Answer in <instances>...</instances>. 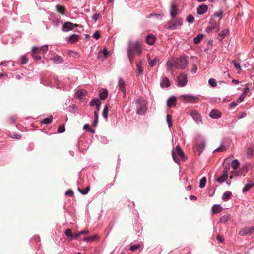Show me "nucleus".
<instances>
[{"instance_id": "48", "label": "nucleus", "mask_w": 254, "mask_h": 254, "mask_svg": "<svg viewBox=\"0 0 254 254\" xmlns=\"http://www.w3.org/2000/svg\"><path fill=\"white\" fill-rule=\"evenodd\" d=\"M209 84L213 87H215L217 86L216 80L214 78H210L208 80Z\"/></svg>"}, {"instance_id": "35", "label": "nucleus", "mask_w": 254, "mask_h": 254, "mask_svg": "<svg viewBox=\"0 0 254 254\" xmlns=\"http://www.w3.org/2000/svg\"><path fill=\"white\" fill-rule=\"evenodd\" d=\"M109 105L106 104L103 109V117L106 119H107L108 118V111H109Z\"/></svg>"}, {"instance_id": "45", "label": "nucleus", "mask_w": 254, "mask_h": 254, "mask_svg": "<svg viewBox=\"0 0 254 254\" xmlns=\"http://www.w3.org/2000/svg\"><path fill=\"white\" fill-rule=\"evenodd\" d=\"M65 233L67 237H70L69 239L70 241L73 239V234L70 229H66Z\"/></svg>"}, {"instance_id": "22", "label": "nucleus", "mask_w": 254, "mask_h": 254, "mask_svg": "<svg viewBox=\"0 0 254 254\" xmlns=\"http://www.w3.org/2000/svg\"><path fill=\"white\" fill-rule=\"evenodd\" d=\"M79 36L77 34H73L68 38V41L71 43H74L78 41Z\"/></svg>"}, {"instance_id": "15", "label": "nucleus", "mask_w": 254, "mask_h": 254, "mask_svg": "<svg viewBox=\"0 0 254 254\" xmlns=\"http://www.w3.org/2000/svg\"><path fill=\"white\" fill-rule=\"evenodd\" d=\"M229 33L228 29H224L222 30L218 35L217 39L220 41H222V40L228 35Z\"/></svg>"}, {"instance_id": "34", "label": "nucleus", "mask_w": 254, "mask_h": 254, "mask_svg": "<svg viewBox=\"0 0 254 254\" xmlns=\"http://www.w3.org/2000/svg\"><path fill=\"white\" fill-rule=\"evenodd\" d=\"M56 11L61 14H64L65 10V7L60 5H57Z\"/></svg>"}, {"instance_id": "47", "label": "nucleus", "mask_w": 254, "mask_h": 254, "mask_svg": "<svg viewBox=\"0 0 254 254\" xmlns=\"http://www.w3.org/2000/svg\"><path fill=\"white\" fill-rule=\"evenodd\" d=\"M166 121L168 124L169 127L170 128L171 127V126H172L171 115H170L169 114H167V117H166Z\"/></svg>"}, {"instance_id": "23", "label": "nucleus", "mask_w": 254, "mask_h": 254, "mask_svg": "<svg viewBox=\"0 0 254 254\" xmlns=\"http://www.w3.org/2000/svg\"><path fill=\"white\" fill-rule=\"evenodd\" d=\"M155 39V37L152 35H149L146 37V41L149 45H153Z\"/></svg>"}, {"instance_id": "5", "label": "nucleus", "mask_w": 254, "mask_h": 254, "mask_svg": "<svg viewBox=\"0 0 254 254\" xmlns=\"http://www.w3.org/2000/svg\"><path fill=\"white\" fill-rule=\"evenodd\" d=\"M183 23V20L181 18L176 19L175 21L168 22L167 28L170 30H175L182 26Z\"/></svg>"}, {"instance_id": "31", "label": "nucleus", "mask_w": 254, "mask_h": 254, "mask_svg": "<svg viewBox=\"0 0 254 254\" xmlns=\"http://www.w3.org/2000/svg\"><path fill=\"white\" fill-rule=\"evenodd\" d=\"M37 49L36 48H32V57L33 58L36 60H39L41 59V56H40V54L37 53V52H36V50Z\"/></svg>"}, {"instance_id": "29", "label": "nucleus", "mask_w": 254, "mask_h": 254, "mask_svg": "<svg viewBox=\"0 0 254 254\" xmlns=\"http://www.w3.org/2000/svg\"><path fill=\"white\" fill-rule=\"evenodd\" d=\"M232 196V193L229 191H227L223 193L222 199L225 201L228 200Z\"/></svg>"}, {"instance_id": "16", "label": "nucleus", "mask_w": 254, "mask_h": 254, "mask_svg": "<svg viewBox=\"0 0 254 254\" xmlns=\"http://www.w3.org/2000/svg\"><path fill=\"white\" fill-rule=\"evenodd\" d=\"M227 172V170H224L223 174L217 179V182L220 183L224 182L228 177Z\"/></svg>"}, {"instance_id": "8", "label": "nucleus", "mask_w": 254, "mask_h": 254, "mask_svg": "<svg viewBox=\"0 0 254 254\" xmlns=\"http://www.w3.org/2000/svg\"><path fill=\"white\" fill-rule=\"evenodd\" d=\"M78 26V25L77 24H73L71 22H66L63 25L62 30L64 32H67L69 30H72L74 27Z\"/></svg>"}, {"instance_id": "56", "label": "nucleus", "mask_w": 254, "mask_h": 254, "mask_svg": "<svg viewBox=\"0 0 254 254\" xmlns=\"http://www.w3.org/2000/svg\"><path fill=\"white\" fill-rule=\"evenodd\" d=\"M93 37L96 40L100 38V32L99 31H96L93 34Z\"/></svg>"}, {"instance_id": "7", "label": "nucleus", "mask_w": 254, "mask_h": 254, "mask_svg": "<svg viewBox=\"0 0 254 254\" xmlns=\"http://www.w3.org/2000/svg\"><path fill=\"white\" fill-rule=\"evenodd\" d=\"M187 81V76L183 73L180 74L177 78L178 85L180 87L185 86Z\"/></svg>"}, {"instance_id": "37", "label": "nucleus", "mask_w": 254, "mask_h": 254, "mask_svg": "<svg viewBox=\"0 0 254 254\" xmlns=\"http://www.w3.org/2000/svg\"><path fill=\"white\" fill-rule=\"evenodd\" d=\"M231 166L234 169H237L239 168L240 163L238 160L235 159L231 162Z\"/></svg>"}, {"instance_id": "9", "label": "nucleus", "mask_w": 254, "mask_h": 254, "mask_svg": "<svg viewBox=\"0 0 254 254\" xmlns=\"http://www.w3.org/2000/svg\"><path fill=\"white\" fill-rule=\"evenodd\" d=\"M101 104V101L98 98H94V99H92L90 102V105L91 106H93L94 105L96 106V109L94 112H96L97 113H98V114L99 111L100 110Z\"/></svg>"}, {"instance_id": "44", "label": "nucleus", "mask_w": 254, "mask_h": 254, "mask_svg": "<svg viewBox=\"0 0 254 254\" xmlns=\"http://www.w3.org/2000/svg\"><path fill=\"white\" fill-rule=\"evenodd\" d=\"M206 183V178L205 177H202L200 181L199 187L203 188L205 187Z\"/></svg>"}, {"instance_id": "42", "label": "nucleus", "mask_w": 254, "mask_h": 254, "mask_svg": "<svg viewBox=\"0 0 254 254\" xmlns=\"http://www.w3.org/2000/svg\"><path fill=\"white\" fill-rule=\"evenodd\" d=\"M228 148L227 147L221 144L219 147L215 149L213 152H222L226 150Z\"/></svg>"}, {"instance_id": "19", "label": "nucleus", "mask_w": 254, "mask_h": 254, "mask_svg": "<svg viewBox=\"0 0 254 254\" xmlns=\"http://www.w3.org/2000/svg\"><path fill=\"white\" fill-rule=\"evenodd\" d=\"M222 207L219 205H214L212 208V212L213 214H217L222 211Z\"/></svg>"}, {"instance_id": "41", "label": "nucleus", "mask_w": 254, "mask_h": 254, "mask_svg": "<svg viewBox=\"0 0 254 254\" xmlns=\"http://www.w3.org/2000/svg\"><path fill=\"white\" fill-rule=\"evenodd\" d=\"M232 63L233 64L235 68L236 69L239 70V71H238V73H239L241 71V67L240 64L237 63L235 60H233Z\"/></svg>"}, {"instance_id": "52", "label": "nucleus", "mask_w": 254, "mask_h": 254, "mask_svg": "<svg viewBox=\"0 0 254 254\" xmlns=\"http://www.w3.org/2000/svg\"><path fill=\"white\" fill-rule=\"evenodd\" d=\"M223 12L222 10H219L218 11L215 12L214 14V16L216 17H220V18H222L223 16Z\"/></svg>"}, {"instance_id": "39", "label": "nucleus", "mask_w": 254, "mask_h": 254, "mask_svg": "<svg viewBox=\"0 0 254 254\" xmlns=\"http://www.w3.org/2000/svg\"><path fill=\"white\" fill-rule=\"evenodd\" d=\"M52 120H53V117L51 116L50 117H47V118H44L42 120L41 123L44 124H49L52 122Z\"/></svg>"}, {"instance_id": "26", "label": "nucleus", "mask_w": 254, "mask_h": 254, "mask_svg": "<svg viewBox=\"0 0 254 254\" xmlns=\"http://www.w3.org/2000/svg\"><path fill=\"white\" fill-rule=\"evenodd\" d=\"M231 219V215L230 214H227L220 217V223H226L229 221Z\"/></svg>"}, {"instance_id": "2", "label": "nucleus", "mask_w": 254, "mask_h": 254, "mask_svg": "<svg viewBox=\"0 0 254 254\" xmlns=\"http://www.w3.org/2000/svg\"><path fill=\"white\" fill-rule=\"evenodd\" d=\"M135 102L136 105L137 113L139 115L144 114L147 110L146 101L142 98H138Z\"/></svg>"}, {"instance_id": "27", "label": "nucleus", "mask_w": 254, "mask_h": 254, "mask_svg": "<svg viewBox=\"0 0 254 254\" xmlns=\"http://www.w3.org/2000/svg\"><path fill=\"white\" fill-rule=\"evenodd\" d=\"M99 237L97 235L91 236L89 237H84L83 240L87 242H92L96 239H98Z\"/></svg>"}, {"instance_id": "6", "label": "nucleus", "mask_w": 254, "mask_h": 254, "mask_svg": "<svg viewBox=\"0 0 254 254\" xmlns=\"http://www.w3.org/2000/svg\"><path fill=\"white\" fill-rule=\"evenodd\" d=\"M177 68L183 69L186 68L187 65V61L185 58L180 57L176 60Z\"/></svg>"}, {"instance_id": "49", "label": "nucleus", "mask_w": 254, "mask_h": 254, "mask_svg": "<svg viewBox=\"0 0 254 254\" xmlns=\"http://www.w3.org/2000/svg\"><path fill=\"white\" fill-rule=\"evenodd\" d=\"M103 54L105 57V58H107V57H108V51L107 50V49L104 48V49L103 50V51H101L99 52L98 53V57L100 56V54Z\"/></svg>"}, {"instance_id": "20", "label": "nucleus", "mask_w": 254, "mask_h": 254, "mask_svg": "<svg viewBox=\"0 0 254 254\" xmlns=\"http://www.w3.org/2000/svg\"><path fill=\"white\" fill-rule=\"evenodd\" d=\"M108 95V90L106 89H102L99 93V97L101 100H105Z\"/></svg>"}, {"instance_id": "3", "label": "nucleus", "mask_w": 254, "mask_h": 254, "mask_svg": "<svg viewBox=\"0 0 254 254\" xmlns=\"http://www.w3.org/2000/svg\"><path fill=\"white\" fill-rule=\"evenodd\" d=\"M172 157L174 161L177 163H180V159L177 157L178 155L180 158H181L183 161L186 160V157L184 153L181 149L179 145H177L175 148V152H173L172 153Z\"/></svg>"}, {"instance_id": "17", "label": "nucleus", "mask_w": 254, "mask_h": 254, "mask_svg": "<svg viewBox=\"0 0 254 254\" xmlns=\"http://www.w3.org/2000/svg\"><path fill=\"white\" fill-rule=\"evenodd\" d=\"M207 6L206 5H200L197 9V12L198 14H203L205 13L207 11Z\"/></svg>"}, {"instance_id": "14", "label": "nucleus", "mask_w": 254, "mask_h": 254, "mask_svg": "<svg viewBox=\"0 0 254 254\" xmlns=\"http://www.w3.org/2000/svg\"><path fill=\"white\" fill-rule=\"evenodd\" d=\"M209 116L213 119L219 118L221 116V112L216 109L212 110L209 113Z\"/></svg>"}, {"instance_id": "62", "label": "nucleus", "mask_w": 254, "mask_h": 254, "mask_svg": "<svg viewBox=\"0 0 254 254\" xmlns=\"http://www.w3.org/2000/svg\"><path fill=\"white\" fill-rule=\"evenodd\" d=\"M249 88L247 86H246L243 89V92L242 94L244 95L245 96H246L247 94L249 92Z\"/></svg>"}, {"instance_id": "57", "label": "nucleus", "mask_w": 254, "mask_h": 254, "mask_svg": "<svg viewBox=\"0 0 254 254\" xmlns=\"http://www.w3.org/2000/svg\"><path fill=\"white\" fill-rule=\"evenodd\" d=\"M41 54H44L45 53L47 52L48 47L47 45H45L44 46H42L41 47Z\"/></svg>"}, {"instance_id": "43", "label": "nucleus", "mask_w": 254, "mask_h": 254, "mask_svg": "<svg viewBox=\"0 0 254 254\" xmlns=\"http://www.w3.org/2000/svg\"><path fill=\"white\" fill-rule=\"evenodd\" d=\"M94 120L92 123V126L96 127L98 122V114L96 112H94Z\"/></svg>"}, {"instance_id": "60", "label": "nucleus", "mask_w": 254, "mask_h": 254, "mask_svg": "<svg viewBox=\"0 0 254 254\" xmlns=\"http://www.w3.org/2000/svg\"><path fill=\"white\" fill-rule=\"evenodd\" d=\"M247 154L248 155H254V150L252 148H248L247 151Z\"/></svg>"}, {"instance_id": "12", "label": "nucleus", "mask_w": 254, "mask_h": 254, "mask_svg": "<svg viewBox=\"0 0 254 254\" xmlns=\"http://www.w3.org/2000/svg\"><path fill=\"white\" fill-rule=\"evenodd\" d=\"M170 13L172 18L175 17L176 15L178 14V9L177 7V6L175 4L173 3L171 4Z\"/></svg>"}, {"instance_id": "28", "label": "nucleus", "mask_w": 254, "mask_h": 254, "mask_svg": "<svg viewBox=\"0 0 254 254\" xmlns=\"http://www.w3.org/2000/svg\"><path fill=\"white\" fill-rule=\"evenodd\" d=\"M182 97L188 101H193L195 100H198V98L196 97H194L189 95H185L182 96Z\"/></svg>"}, {"instance_id": "53", "label": "nucleus", "mask_w": 254, "mask_h": 254, "mask_svg": "<svg viewBox=\"0 0 254 254\" xmlns=\"http://www.w3.org/2000/svg\"><path fill=\"white\" fill-rule=\"evenodd\" d=\"M187 21L189 23H192L194 22V17L191 15H189L187 17Z\"/></svg>"}, {"instance_id": "61", "label": "nucleus", "mask_w": 254, "mask_h": 254, "mask_svg": "<svg viewBox=\"0 0 254 254\" xmlns=\"http://www.w3.org/2000/svg\"><path fill=\"white\" fill-rule=\"evenodd\" d=\"M245 96H245L244 95H243V94H242L240 95V96L239 97V98L238 99V100H237V102H239V103H241V102H242L244 100V98H245Z\"/></svg>"}, {"instance_id": "40", "label": "nucleus", "mask_w": 254, "mask_h": 254, "mask_svg": "<svg viewBox=\"0 0 254 254\" xmlns=\"http://www.w3.org/2000/svg\"><path fill=\"white\" fill-rule=\"evenodd\" d=\"M254 186V184H247L244 188L243 189V192H245L248 191L251 188H252Z\"/></svg>"}, {"instance_id": "33", "label": "nucleus", "mask_w": 254, "mask_h": 254, "mask_svg": "<svg viewBox=\"0 0 254 254\" xmlns=\"http://www.w3.org/2000/svg\"><path fill=\"white\" fill-rule=\"evenodd\" d=\"M170 85L169 79L167 77L163 78L161 83V86L162 87L165 86L166 87H168Z\"/></svg>"}, {"instance_id": "24", "label": "nucleus", "mask_w": 254, "mask_h": 254, "mask_svg": "<svg viewBox=\"0 0 254 254\" xmlns=\"http://www.w3.org/2000/svg\"><path fill=\"white\" fill-rule=\"evenodd\" d=\"M87 92L85 90H80L76 92V96L79 99H82L86 94Z\"/></svg>"}, {"instance_id": "54", "label": "nucleus", "mask_w": 254, "mask_h": 254, "mask_svg": "<svg viewBox=\"0 0 254 254\" xmlns=\"http://www.w3.org/2000/svg\"><path fill=\"white\" fill-rule=\"evenodd\" d=\"M28 59L26 56H22L21 57V64H24L28 62Z\"/></svg>"}, {"instance_id": "32", "label": "nucleus", "mask_w": 254, "mask_h": 254, "mask_svg": "<svg viewBox=\"0 0 254 254\" xmlns=\"http://www.w3.org/2000/svg\"><path fill=\"white\" fill-rule=\"evenodd\" d=\"M176 103V99L174 97H172L167 101V105L169 107H172L173 105H175Z\"/></svg>"}, {"instance_id": "51", "label": "nucleus", "mask_w": 254, "mask_h": 254, "mask_svg": "<svg viewBox=\"0 0 254 254\" xmlns=\"http://www.w3.org/2000/svg\"><path fill=\"white\" fill-rule=\"evenodd\" d=\"M57 131L59 133H63L65 131V127L64 124L60 126L58 128Z\"/></svg>"}, {"instance_id": "64", "label": "nucleus", "mask_w": 254, "mask_h": 254, "mask_svg": "<svg viewBox=\"0 0 254 254\" xmlns=\"http://www.w3.org/2000/svg\"><path fill=\"white\" fill-rule=\"evenodd\" d=\"M217 240L220 242V243H223L224 241L223 238L220 236L219 235H218L217 236Z\"/></svg>"}, {"instance_id": "63", "label": "nucleus", "mask_w": 254, "mask_h": 254, "mask_svg": "<svg viewBox=\"0 0 254 254\" xmlns=\"http://www.w3.org/2000/svg\"><path fill=\"white\" fill-rule=\"evenodd\" d=\"M63 61L62 58L60 56H57L54 59V62H57L59 63H62Z\"/></svg>"}, {"instance_id": "4", "label": "nucleus", "mask_w": 254, "mask_h": 254, "mask_svg": "<svg viewBox=\"0 0 254 254\" xmlns=\"http://www.w3.org/2000/svg\"><path fill=\"white\" fill-rule=\"evenodd\" d=\"M219 25V24L214 19H210L208 25L205 30L206 32L209 34L212 32L213 30H214L215 32H218L220 31Z\"/></svg>"}, {"instance_id": "58", "label": "nucleus", "mask_w": 254, "mask_h": 254, "mask_svg": "<svg viewBox=\"0 0 254 254\" xmlns=\"http://www.w3.org/2000/svg\"><path fill=\"white\" fill-rule=\"evenodd\" d=\"M73 191L71 190H68L65 192V195L68 196H73Z\"/></svg>"}, {"instance_id": "10", "label": "nucleus", "mask_w": 254, "mask_h": 254, "mask_svg": "<svg viewBox=\"0 0 254 254\" xmlns=\"http://www.w3.org/2000/svg\"><path fill=\"white\" fill-rule=\"evenodd\" d=\"M190 115L196 123L199 124L201 122L202 120L201 116L197 111H192L190 113Z\"/></svg>"}, {"instance_id": "55", "label": "nucleus", "mask_w": 254, "mask_h": 254, "mask_svg": "<svg viewBox=\"0 0 254 254\" xmlns=\"http://www.w3.org/2000/svg\"><path fill=\"white\" fill-rule=\"evenodd\" d=\"M79 191L83 194H86L88 193V192L89 190V187H87L84 190H80V189H78Z\"/></svg>"}, {"instance_id": "38", "label": "nucleus", "mask_w": 254, "mask_h": 254, "mask_svg": "<svg viewBox=\"0 0 254 254\" xmlns=\"http://www.w3.org/2000/svg\"><path fill=\"white\" fill-rule=\"evenodd\" d=\"M203 38V36L202 34H198L196 37L194 38V43L196 44L199 43L201 40H202Z\"/></svg>"}, {"instance_id": "50", "label": "nucleus", "mask_w": 254, "mask_h": 254, "mask_svg": "<svg viewBox=\"0 0 254 254\" xmlns=\"http://www.w3.org/2000/svg\"><path fill=\"white\" fill-rule=\"evenodd\" d=\"M9 137L12 138H15L16 139H20L21 138V135L16 133H10L9 134Z\"/></svg>"}, {"instance_id": "21", "label": "nucleus", "mask_w": 254, "mask_h": 254, "mask_svg": "<svg viewBox=\"0 0 254 254\" xmlns=\"http://www.w3.org/2000/svg\"><path fill=\"white\" fill-rule=\"evenodd\" d=\"M239 234L241 236H245L247 235H251L249 227H245V228L241 229L239 232Z\"/></svg>"}, {"instance_id": "13", "label": "nucleus", "mask_w": 254, "mask_h": 254, "mask_svg": "<svg viewBox=\"0 0 254 254\" xmlns=\"http://www.w3.org/2000/svg\"><path fill=\"white\" fill-rule=\"evenodd\" d=\"M233 157V156L232 155L227 158H226L223 161V166L224 167V170H228L230 168V163L231 164L232 158Z\"/></svg>"}, {"instance_id": "46", "label": "nucleus", "mask_w": 254, "mask_h": 254, "mask_svg": "<svg viewBox=\"0 0 254 254\" xmlns=\"http://www.w3.org/2000/svg\"><path fill=\"white\" fill-rule=\"evenodd\" d=\"M148 63L151 67H153L157 63V60L156 59L151 60L149 55H148Z\"/></svg>"}, {"instance_id": "30", "label": "nucleus", "mask_w": 254, "mask_h": 254, "mask_svg": "<svg viewBox=\"0 0 254 254\" xmlns=\"http://www.w3.org/2000/svg\"><path fill=\"white\" fill-rule=\"evenodd\" d=\"M136 66H137V75H141L143 72L142 62L140 61L139 63H137Z\"/></svg>"}, {"instance_id": "18", "label": "nucleus", "mask_w": 254, "mask_h": 254, "mask_svg": "<svg viewBox=\"0 0 254 254\" xmlns=\"http://www.w3.org/2000/svg\"><path fill=\"white\" fill-rule=\"evenodd\" d=\"M205 143L204 142H201L200 144H199L196 147V154L198 153V155H199L205 147Z\"/></svg>"}, {"instance_id": "59", "label": "nucleus", "mask_w": 254, "mask_h": 254, "mask_svg": "<svg viewBox=\"0 0 254 254\" xmlns=\"http://www.w3.org/2000/svg\"><path fill=\"white\" fill-rule=\"evenodd\" d=\"M139 247H140L139 245H133L130 247V250L131 251H134V250L138 249Z\"/></svg>"}, {"instance_id": "36", "label": "nucleus", "mask_w": 254, "mask_h": 254, "mask_svg": "<svg viewBox=\"0 0 254 254\" xmlns=\"http://www.w3.org/2000/svg\"><path fill=\"white\" fill-rule=\"evenodd\" d=\"M67 54L69 56L73 57L75 58H77L80 57V55L78 53L71 50H67Z\"/></svg>"}, {"instance_id": "11", "label": "nucleus", "mask_w": 254, "mask_h": 254, "mask_svg": "<svg viewBox=\"0 0 254 254\" xmlns=\"http://www.w3.org/2000/svg\"><path fill=\"white\" fill-rule=\"evenodd\" d=\"M167 70L170 71L173 67L177 68L176 60L171 59L168 61L167 64Z\"/></svg>"}, {"instance_id": "25", "label": "nucleus", "mask_w": 254, "mask_h": 254, "mask_svg": "<svg viewBox=\"0 0 254 254\" xmlns=\"http://www.w3.org/2000/svg\"><path fill=\"white\" fill-rule=\"evenodd\" d=\"M118 86L120 89L123 91L124 93H125V83L122 78H120L118 81Z\"/></svg>"}, {"instance_id": "1", "label": "nucleus", "mask_w": 254, "mask_h": 254, "mask_svg": "<svg viewBox=\"0 0 254 254\" xmlns=\"http://www.w3.org/2000/svg\"><path fill=\"white\" fill-rule=\"evenodd\" d=\"M141 53L140 44L137 41L130 42L127 47V56L130 63H132L135 54L140 55Z\"/></svg>"}]
</instances>
